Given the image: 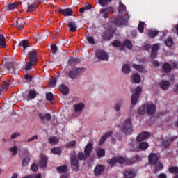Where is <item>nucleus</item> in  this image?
Instances as JSON below:
<instances>
[{"label":"nucleus","mask_w":178,"mask_h":178,"mask_svg":"<svg viewBox=\"0 0 178 178\" xmlns=\"http://www.w3.org/2000/svg\"><path fill=\"white\" fill-rule=\"evenodd\" d=\"M59 12L63 16H72L73 15V10L71 8L60 9Z\"/></svg>","instance_id":"16"},{"label":"nucleus","mask_w":178,"mask_h":178,"mask_svg":"<svg viewBox=\"0 0 178 178\" xmlns=\"http://www.w3.org/2000/svg\"><path fill=\"white\" fill-rule=\"evenodd\" d=\"M35 63H33V61L29 60V62L26 63V65L25 67L26 70H29V69H31V66H34Z\"/></svg>","instance_id":"50"},{"label":"nucleus","mask_w":178,"mask_h":178,"mask_svg":"<svg viewBox=\"0 0 178 178\" xmlns=\"http://www.w3.org/2000/svg\"><path fill=\"white\" fill-rule=\"evenodd\" d=\"M28 10H27V12H30V13H31V12H33V10H35V8H38V6H37V5H35V4H29V3H28Z\"/></svg>","instance_id":"38"},{"label":"nucleus","mask_w":178,"mask_h":178,"mask_svg":"<svg viewBox=\"0 0 178 178\" xmlns=\"http://www.w3.org/2000/svg\"><path fill=\"white\" fill-rule=\"evenodd\" d=\"M127 20H129V15L126 14L124 15V18L118 17L115 21V24L117 26H123V24H126L127 23Z\"/></svg>","instance_id":"7"},{"label":"nucleus","mask_w":178,"mask_h":178,"mask_svg":"<svg viewBox=\"0 0 178 178\" xmlns=\"http://www.w3.org/2000/svg\"><path fill=\"white\" fill-rule=\"evenodd\" d=\"M47 162H48V159L47 158V156L42 155L39 165L40 166V168H46Z\"/></svg>","instance_id":"17"},{"label":"nucleus","mask_w":178,"mask_h":178,"mask_svg":"<svg viewBox=\"0 0 178 178\" xmlns=\"http://www.w3.org/2000/svg\"><path fill=\"white\" fill-rule=\"evenodd\" d=\"M92 8V6L90 4H88L86 6L82 7L79 9L80 13H86V12L90 10Z\"/></svg>","instance_id":"30"},{"label":"nucleus","mask_w":178,"mask_h":178,"mask_svg":"<svg viewBox=\"0 0 178 178\" xmlns=\"http://www.w3.org/2000/svg\"><path fill=\"white\" fill-rule=\"evenodd\" d=\"M31 170H33V172H37L38 170V167L37 165L33 164L31 166Z\"/></svg>","instance_id":"62"},{"label":"nucleus","mask_w":178,"mask_h":178,"mask_svg":"<svg viewBox=\"0 0 178 178\" xmlns=\"http://www.w3.org/2000/svg\"><path fill=\"white\" fill-rule=\"evenodd\" d=\"M138 113L139 115H145V113L152 115V113H155V104H149L140 106L138 110Z\"/></svg>","instance_id":"1"},{"label":"nucleus","mask_w":178,"mask_h":178,"mask_svg":"<svg viewBox=\"0 0 178 178\" xmlns=\"http://www.w3.org/2000/svg\"><path fill=\"white\" fill-rule=\"evenodd\" d=\"M110 136H112V132H108L107 134L102 136L99 140V144L100 145L104 144V141L108 138V137H110Z\"/></svg>","instance_id":"33"},{"label":"nucleus","mask_w":178,"mask_h":178,"mask_svg":"<svg viewBox=\"0 0 178 178\" xmlns=\"http://www.w3.org/2000/svg\"><path fill=\"white\" fill-rule=\"evenodd\" d=\"M68 27L70 28V31H72V33H74V31L77 30V26H76L75 22H69Z\"/></svg>","instance_id":"28"},{"label":"nucleus","mask_w":178,"mask_h":178,"mask_svg":"<svg viewBox=\"0 0 178 178\" xmlns=\"http://www.w3.org/2000/svg\"><path fill=\"white\" fill-rule=\"evenodd\" d=\"M104 170H105V168L103 165H97L94 170V173L95 176H99Z\"/></svg>","instance_id":"15"},{"label":"nucleus","mask_w":178,"mask_h":178,"mask_svg":"<svg viewBox=\"0 0 178 178\" xmlns=\"http://www.w3.org/2000/svg\"><path fill=\"white\" fill-rule=\"evenodd\" d=\"M113 45L117 48H122V43L119 40L114 41Z\"/></svg>","instance_id":"53"},{"label":"nucleus","mask_w":178,"mask_h":178,"mask_svg":"<svg viewBox=\"0 0 178 178\" xmlns=\"http://www.w3.org/2000/svg\"><path fill=\"white\" fill-rule=\"evenodd\" d=\"M20 132H15L13 134H11L10 138L11 140H15V138H17V137H20Z\"/></svg>","instance_id":"52"},{"label":"nucleus","mask_w":178,"mask_h":178,"mask_svg":"<svg viewBox=\"0 0 178 178\" xmlns=\"http://www.w3.org/2000/svg\"><path fill=\"white\" fill-rule=\"evenodd\" d=\"M109 2H112V0H99V3L102 5V6H105V5H108Z\"/></svg>","instance_id":"47"},{"label":"nucleus","mask_w":178,"mask_h":178,"mask_svg":"<svg viewBox=\"0 0 178 178\" xmlns=\"http://www.w3.org/2000/svg\"><path fill=\"white\" fill-rule=\"evenodd\" d=\"M71 166L74 170H79V163L77 162L76 158H73L71 161Z\"/></svg>","instance_id":"19"},{"label":"nucleus","mask_w":178,"mask_h":178,"mask_svg":"<svg viewBox=\"0 0 178 178\" xmlns=\"http://www.w3.org/2000/svg\"><path fill=\"white\" fill-rule=\"evenodd\" d=\"M74 145H76V141L73 140V141H71L67 145V147H74Z\"/></svg>","instance_id":"64"},{"label":"nucleus","mask_w":178,"mask_h":178,"mask_svg":"<svg viewBox=\"0 0 178 178\" xmlns=\"http://www.w3.org/2000/svg\"><path fill=\"white\" fill-rule=\"evenodd\" d=\"M91 151H92V144L88 143L85 147L84 153L79 152L78 154V159H79V161H83V159H86V158H88V156L91 155Z\"/></svg>","instance_id":"3"},{"label":"nucleus","mask_w":178,"mask_h":178,"mask_svg":"<svg viewBox=\"0 0 178 178\" xmlns=\"http://www.w3.org/2000/svg\"><path fill=\"white\" fill-rule=\"evenodd\" d=\"M158 49H159V44H156L153 45L150 55L152 59H155V58H156Z\"/></svg>","instance_id":"13"},{"label":"nucleus","mask_w":178,"mask_h":178,"mask_svg":"<svg viewBox=\"0 0 178 178\" xmlns=\"http://www.w3.org/2000/svg\"><path fill=\"white\" fill-rule=\"evenodd\" d=\"M108 10H113V8L112 7H110V8H108L107 9H103L102 11H101V15L103 17H108Z\"/></svg>","instance_id":"29"},{"label":"nucleus","mask_w":178,"mask_h":178,"mask_svg":"<svg viewBox=\"0 0 178 178\" xmlns=\"http://www.w3.org/2000/svg\"><path fill=\"white\" fill-rule=\"evenodd\" d=\"M108 163L110 165H115V163H118V157H114L107 161Z\"/></svg>","instance_id":"46"},{"label":"nucleus","mask_w":178,"mask_h":178,"mask_svg":"<svg viewBox=\"0 0 178 178\" xmlns=\"http://www.w3.org/2000/svg\"><path fill=\"white\" fill-rule=\"evenodd\" d=\"M138 161H140V156H136L134 158V161H131L129 165H131V163H138Z\"/></svg>","instance_id":"58"},{"label":"nucleus","mask_w":178,"mask_h":178,"mask_svg":"<svg viewBox=\"0 0 178 178\" xmlns=\"http://www.w3.org/2000/svg\"><path fill=\"white\" fill-rule=\"evenodd\" d=\"M48 141L51 145H55L59 143V138H58V137L51 136L49 138Z\"/></svg>","instance_id":"20"},{"label":"nucleus","mask_w":178,"mask_h":178,"mask_svg":"<svg viewBox=\"0 0 178 178\" xmlns=\"http://www.w3.org/2000/svg\"><path fill=\"white\" fill-rule=\"evenodd\" d=\"M29 47H30V43H29L27 40H23L19 43V48L22 49V51H24L26 48Z\"/></svg>","instance_id":"22"},{"label":"nucleus","mask_w":178,"mask_h":178,"mask_svg":"<svg viewBox=\"0 0 178 178\" xmlns=\"http://www.w3.org/2000/svg\"><path fill=\"white\" fill-rule=\"evenodd\" d=\"M132 66L133 67H134V69L138 70V72H140V73H145L146 72L145 69L143 66L136 65V64H134Z\"/></svg>","instance_id":"27"},{"label":"nucleus","mask_w":178,"mask_h":178,"mask_svg":"<svg viewBox=\"0 0 178 178\" xmlns=\"http://www.w3.org/2000/svg\"><path fill=\"white\" fill-rule=\"evenodd\" d=\"M165 42L167 47H172L173 45V40L170 38H168Z\"/></svg>","instance_id":"49"},{"label":"nucleus","mask_w":178,"mask_h":178,"mask_svg":"<svg viewBox=\"0 0 178 178\" xmlns=\"http://www.w3.org/2000/svg\"><path fill=\"white\" fill-rule=\"evenodd\" d=\"M120 129L125 134H130L131 131H133V129L131 128V119L127 118L124 124L121 125Z\"/></svg>","instance_id":"4"},{"label":"nucleus","mask_w":178,"mask_h":178,"mask_svg":"<svg viewBox=\"0 0 178 178\" xmlns=\"http://www.w3.org/2000/svg\"><path fill=\"white\" fill-rule=\"evenodd\" d=\"M76 74H78V76H80V74H83L84 72H86V69L84 68H78L76 70Z\"/></svg>","instance_id":"56"},{"label":"nucleus","mask_w":178,"mask_h":178,"mask_svg":"<svg viewBox=\"0 0 178 178\" xmlns=\"http://www.w3.org/2000/svg\"><path fill=\"white\" fill-rule=\"evenodd\" d=\"M57 79L55 77L51 78L50 80L49 84L51 87H55V85L56 84Z\"/></svg>","instance_id":"54"},{"label":"nucleus","mask_w":178,"mask_h":178,"mask_svg":"<svg viewBox=\"0 0 178 178\" xmlns=\"http://www.w3.org/2000/svg\"><path fill=\"white\" fill-rule=\"evenodd\" d=\"M125 178H134L136 176V172H133L131 170H128L124 172Z\"/></svg>","instance_id":"23"},{"label":"nucleus","mask_w":178,"mask_h":178,"mask_svg":"<svg viewBox=\"0 0 178 178\" xmlns=\"http://www.w3.org/2000/svg\"><path fill=\"white\" fill-rule=\"evenodd\" d=\"M96 57L99 59V61H107L109 60V54L102 50H99L96 53Z\"/></svg>","instance_id":"6"},{"label":"nucleus","mask_w":178,"mask_h":178,"mask_svg":"<svg viewBox=\"0 0 178 178\" xmlns=\"http://www.w3.org/2000/svg\"><path fill=\"white\" fill-rule=\"evenodd\" d=\"M57 170L59 172V173H63L67 170V167L66 165L57 167Z\"/></svg>","instance_id":"40"},{"label":"nucleus","mask_w":178,"mask_h":178,"mask_svg":"<svg viewBox=\"0 0 178 178\" xmlns=\"http://www.w3.org/2000/svg\"><path fill=\"white\" fill-rule=\"evenodd\" d=\"M132 80L134 81V83H136V84H138L140 81H141V77H140V75L137 73H134L132 76Z\"/></svg>","instance_id":"25"},{"label":"nucleus","mask_w":178,"mask_h":178,"mask_svg":"<svg viewBox=\"0 0 178 178\" xmlns=\"http://www.w3.org/2000/svg\"><path fill=\"white\" fill-rule=\"evenodd\" d=\"M122 72L125 74H129L130 72H131V70L130 69V65L129 64H124L122 66Z\"/></svg>","instance_id":"24"},{"label":"nucleus","mask_w":178,"mask_h":178,"mask_svg":"<svg viewBox=\"0 0 178 178\" xmlns=\"http://www.w3.org/2000/svg\"><path fill=\"white\" fill-rule=\"evenodd\" d=\"M169 172L170 173H178V168L177 167H170L169 168Z\"/></svg>","instance_id":"55"},{"label":"nucleus","mask_w":178,"mask_h":178,"mask_svg":"<svg viewBox=\"0 0 178 178\" xmlns=\"http://www.w3.org/2000/svg\"><path fill=\"white\" fill-rule=\"evenodd\" d=\"M29 162H30V156H26V158L24 159L22 161V166H27Z\"/></svg>","instance_id":"48"},{"label":"nucleus","mask_w":178,"mask_h":178,"mask_svg":"<svg viewBox=\"0 0 178 178\" xmlns=\"http://www.w3.org/2000/svg\"><path fill=\"white\" fill-rule=\"evenodd\" d=\"M46 98L48 101H52L54 99V95L52 93H47Z\"/></svg>","instance_id":"57"},{"label":"nucleus","mask_w":178,"mask_h":178,"mask_svg":"<svg viewBox=\"0 0 178 178\" xmlns=\"http://www.w3.org/2000/svg\"><path fill=\"white\" fill-rule=\"evenodd\" d=\"M140 94H141V88H140V86H138L133 91L132 98H131L132 105H136V104H137V101H138V98L140 97Z\"/></svg>","instance_id":"5"},{"label":"nucleus","mask_w":178,"mask_h":178,"mask_svg":"<svg viewBox=\"0 0 178 178\" xmlns=\"http://www.w3.org/2000/svg\"><path fill=\"white\" fill-rule=\"evenodd\" d=\"M84 108H86V104L84 103H77L74 106V110L76 113H81L83 112Z\"/></svg>","instance_id":"8"},{"label":"nucleus","mask_w":178,"mask_h":178,"mask_svg":"<svg viewBox=\"0 0 178 178\" xmlns=\"http://www.w3.org/2000/svg\"><path fill=\"white\" fill-rule=\"evenodd\" d=\"M147 34L149 37H155L158 34V31L154 30L147 31Z\"/></svg>","instance_id":"45"},{"label":"nucleus","mask_w":178,"mask_h":178,"mask_svg":"<svg viewBox=\"0 0 178 178\" xmlns=\"http://www.w3.org/2000/svg\"><path fill=\"white\" fill-rule=\"evenodd\" d=\"M170 86V82L169 81H165L163 80L159 83V87L161 88V90H163L164 91H166L169 88Z\"/></svg>","instance_id":"11"},{"label":"nucleus","mask_w":178,"mask_h":178,"mask_svg":"<svg viewBox=\"0 0 178 178\" xmlns=\"http://www.w3.org/2000/svg\"><path fill=\"white\" fill-rule=\"evenodd\" d=\"M97 155L98 158H102V156H105V149H97Z\"/></svg>","instance_id":"36"},{"label":"nucleus","mask_w":178,"mask_h":178,"mask_svg":"<svg viewBox=\"0 0 178 178\" xmlns=\"http://www.w3.org/2000/svg\"><path fill=\"white\" fill-rule=\"evenodd\" d=\"M20 3H9L7 5V9L8 10H15V9H17Z\"/></svg>","instance_id":"18"},{"label":"nucleus","mask_w":178,"mask_h":178,"mask_svg":"<svg viewBox=\"0 0 178 178\" xmlns=\"http://www.w3.org/2000/svg\"><path fill=\"white\" fill-rule=\"evenodd\" d=\"M148 147H149L148 143H147L145 142L140 143L138 145V148L142 149V151H145V149H147V148H148Z\"/></svg>","instance_id":"34"},{"label":"nucleus","mask_w":178,"mask_h":178,"mask_svg":"<svg viewBox=\"0 0 178 178\" xmlns=\"http://www.w3.org/2000/svg\"><path fill=\"white\" fill-rule=\"evenodd\" d=\"M124 47H127L129 49H131L133 48V44H131V42L130 40H125L124 42Z\"/></svg>","instance_id":"42"},{"label":"nucleus","mask_w":178,"mask_h":178,"mask_svg":"<svg viewBox=\"0 0 178 178\" xmlns=\"http://www.w3.org/2000/svg\"><path fill=\"white\" fill-rule=\"evenodd\" d=\"M29 60L31 62H37V52L35 50H32L29 53Z\"/></svg>","instance_id":"12"},{"label":"nucleus","mask_w":178,"mask_h":178,"mask_svg":"<svg viewBox=\"0 0 178 178\" xmlns=\"http://www.w3.org/2000/svg\"><path fill=\"white\" fill-rule=\"evenodd\" d=\"M175 140H176V137H172L167 141H163V145H165V147H168V145H169V144L172 141H175Z\"/></svg>","instance_id":"43"},{"label":"nucleus","mask_w":178,"mask_h":178,"mask_svg":"<svg viewBox=\"0 0 178 178\" xmlns=\"http://www.w3.org/2000/svg\"><path fill=\"white\" fill-rule=\"evenodd\" d=\"M60 90L64 95H67V94H69V88L65 85H60Z\"/></svg>","instance_id":"26"},{"label":"nucleus","mask_w":178,"mask_h":178,"mask_svg":"<svg viewBox=\"0 0 178 178\" xmlns=\"http://www.w3.org/2000/svg\"><path fill=\"white\" fill-rule=\"evenodd\" d=\"M38 115L42 123H45L46 120H51V114L49 113L42 114V113H38Z\"/></svg>","instance_id":"9"},{"label":"nucleus","mask_w":178,"mask_h":178,"mask_svg":"<svg viewBox=\"0 0 178 178\" xmlns=\"http://www.w3.org/2000/svg\"><path fill=\"white\" fill-rule=\"evenodd\" d=\"M38 138V136L35 135L33 137L30 138L29 139L27 140L28 143H31V141H34V140H37Z\"/></svg>","instance_id":"61"},{"label":"nucleus","mask_w":178,"mask_h":178,"mask_svg":"<svg viewBox=\"0 0 178 178\" xmlns=\"http://www.w3.org/2000/svg\"><path fill=\"white\" fill-rule=\"evenodd\" d=\"M69 76L71 79H76L79 77V74H77L76 71L72 70L69 73Z\"/></svg>","instance_id":"39"},{"label":"nucleus","mask_w":178,"mask_h":178,"mask_svg":"<svg viewBox=\"0 0 178 178\" xmlns=\"http://www.w3.org/2000/svg\"><path fill=\"white\" fill-rule=\"evenodd\" d=\"M148 137H149V133L143 132L138 135L136 140L138 143H140V141H144V140H146Z\"/></svg>","instance_id":"14"},{"label":"nucleus","mask_w":178,"mask_h":178,"mask_svg":"<svg viewBox=\"0 0 178 178\" xmlns=\"http://www.w3.org/2000/svg\"><path fill=\"white\" fill-rule=\"evenodd\" d=\"M148 158L150 163H152V165H155L156 171L160 170V169H162L163 168V166L162 165V163L158 161V159H159V155L155 153H151L149 155Z\"/></svg>","instance_id":"2"},{"label":"nucleus","mask_w":178,"mask_h":178,"mask_svg":"<svg viewBox=\"0 0 178 178\" xmlns=\"http://www.w3.org/2000/svg\"><path fill=\"white\" fill-rule=\"evenodd\" d=\"M0 47H2V48H5V47H6L5 36L2 35H0Z\"/></svg>","instance_id":"32"},{"label":"nucleus","mask_w":178,"mask_h":178,"mask_svg":"<svg viewBox=\"0 0 178 178\" xmlns=\"http://www.w3.org/2000/svg\"><path fill=\"white\" fill-rule=\"evenodd\" d=\"M56 51H58V47H56V45L53 44V45L51 46V51H52V54H56Z\"/></svg>","instance_id":"60"},{"label":"nucleus","mask_w":178,"mask_h":178,"mask_svg":"<svg viewBox=\"0 0 178 178\" xmlns=\"http://www.w3.org/2000/svg\"><path fill=\"white\" fill-rule=\"evenodd\" d=\"M28 97L30 99H34V98L37 97V93H35L34 90H30Z\"/></svg>","instance_id":"41"},{"label":"nucleus","mask_w":178,"mask_h":178,"mask_svg":"<svg viewBox=\"0 0 178 178\" xmlns=\"http://www.w3.org/2000/svg\"><path fill=\"white\" fill-rule=\"evenodd\" d=\"M51 154H56V155H60L62 154V149L59 147H54L51 150Z\"/></svg>","instance_id":"35"},{"label":"nucleus","mask_w":178,"mask_h":178,"mask_svg":"<svg viewBox=\"0 0 178 178\" xmlns=\"http://www.w3.org/2000/svg\"><path fill=\"white\" fill-rule=\"evenodd\" d=\"M118 158V163H124V162H126V159L120 156V157H117Z\"/></svg>","instance_id":"59"},{"label":"nucleus","mask_w":178,"mask_h":178,"mask_svg":"<svg viewBox=\"0 0 178 178\" xmlns=\"http://www.w3.org/2000/svg\"><path fill=\"white\" fill-rule=\"evenodd\" d=\"M124 10H126V6H124L123 3H120L118 8L119 13H122V12H124Z\"/></svg>","instance_id":"51"},{"label":"nucleus","mask_w":178,"mask_h":178,"mask_svg":"<svg viewBox=\"0 0 178 178\" xmlns=\"http://www.w3.org/2000/svg\"><path fill=\"white\" fill-rule=\"evenodd\" d=\"M18 151H19V147H17V145H13L10 147L9 149V152H11L13 156H16V155H17Z\"/></svg>","instance_id":"21"},{"label":"nucleus","mask_w":178,"mask_h":178,"mask_svg":"<svg viewBox=\"0 0 178 178\" xmlns=\"http://www.w3.org/2000/svg\"><path fill=\"white\" fill-rule=\"evenodd\" d=\"M14 26L18 29V30H23L24 27V19L22 18L18 19L16 22L14 24Z\"/></svg>","instance_id":"10"},{"label":"nucleus","mask_w":178,"mask_h":178,"mask_svg":"<svg viewBox=\"0 0 178 178\" xmlns=\"http://www.w3.org/2000/svg\"><path fill=\"white\" fill-rule=\"evenodd\" d=\"M122 102H119L115 104L114 109L115 112H118V113L120 112V109H122Z\"/></svg>","instance_id":"37"},{"label":"nucleus","mask_w":178,"mask_h":178,"mask_svg":"<svg viewBox=\"0 0 178 178\" xmlns=\"http://www.w3.org/2000/svg\"><path fill=\"white\" fill-rule=\"evenodd\" d=\"M145 24V22H140L138 24V31L139 33H143L144 31V25Z\"/></svg>","instance_id":"44"},{"label":"nucleus","mask_w":178,"mask_h":178,"mask_svg":"<svg viewBox=\"0 0 178 178\" xmlns=\"http://www.w3.org/2000/svg\"><path fill=\"white\" fill-rule=\"evenodd\" d=\"M88 41L89 44H95V42L94 41V38H92V37H88Z\"/></svg>","instance_id":"63"},{"label":"nucleus","mask_w":178,"mask_h":178,"mask_svg":"<svg viewBox=\"0 0 178 178\" xmlns=\"http://www.w3.org/2000/svg\"><path fill=\"white\" fill-rule=\"evenodd\" d=\"M163 69L165 73H169L172 70V67H170V65L168 63H165L163 64Z\"/></svg>","instance_id":"31"}]
</instances>
